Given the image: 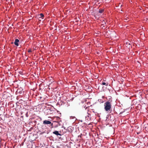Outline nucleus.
I'll list each match as a JSON object with an SVG mask.
<instances>
[{"label": "nucleus", "instance_id": "obj_1", "mask_svg": "<svg viewBox=\"0 0 148 148\" xmlns=\"http://www.w3.org/2000/svg\"><path fill=\"white\" fill-rule=\"evenodd\" d=\"M111 103L109 101L106 102L104 104V109L106 111H109L111 110Z\"/></svg>", "mask_w": 148, "mask_h": 148}, {"label": "nucleus", "instance_id": "obj_8", "mask_svg": "<svg viewBox=\"0 0 148 148\" xmlns=\"http://www.w3.org/2000/svg\"><path fill=\"white\" fill-rule=\"evenodd\" d=\"M102 84L103 85H106V86H108V84H107L105 82H103L102 83Z\"/></svg>", "mask_w": 148, "mask_h": 148}, {"label": "nucleus", "instance_id": "obj_5", "mask_svg": "<svg viewBox=\"0 0 148 148\" xmlns=\"http://www.w3.org/2000/svg\"><path fill=\"white\" fill-rule=\"evenodd\" d=\"M38 16L39 18H41L42 19H43L44 17V15L42 14L41 13Z\"/></svg>", "mask_w": 148, "mask_h": 148}, {"label": "nucleus", "instance_id": "obj_11", "mask_svg": "<svg viewBox=\"0 0 148 148\" xmlns=\"http://www.w3.org/2000/svg\"><path fill=\"white\" fill-rule=\"evenodd\" d=\"M102 28H104V26H103L102 27Z\"/></svg>", "mask_w": 148, "mask_h": 148}, {"label": "nucleus", "instance_id": "obj_12", "mask_svg": "<svg viewBox=\"0 0 148 148\" xmlns=\"http://www.w3.org/2000/svg\"><path fill=\"white\" fill-rule=\"evenodd\" d=\"M147 146L148 147V142L147 143Z\"/></svg>", "mask_w": 148, "mask_h": 148}, {"label": "nucleus", "instance_id": "obj_9", "mask_svg": "<svg viewBox=\"0 0 148 148\" xmlns=\"http://www.w3.org/2000/svg\"><path fill=\"white\" fill-rule=\"evenodd\" d=\"M32 51H31V49H29V50L28 51V52L29 53H30V52H31Z\"/></svg>", "mask_w": 148, "mask_h": 148}, {"label": "nucleus", "instance_id": "obj_10", "mask_svg": "<svg viewBox=\"0 0 148 148\" xmlns=\"http://www.w3.org/2000/svg\"><path fill=\"white\" fill-rule=\"evenodd\" d=\"M81 135H82V134H81V135L79 136H78V137L81 138Z\"/></svg>", "mask_w": 148, "mask_h": 148}, {"label": "nucleus", "instance_id": "obj_4", "mask_svg": "<svg viewBox=\"0 0 148 148\" xmlns=\"http://www.w3.org/2000/svg\"><path fill=\"white\" fill-rule=\"evenodd\" d=\"M53 133L56 134V135H61V134H59L58 132L57 131H55L53 132Z\"/></svg>", "mask_w": 148, "mask_h": 148}, {"label": "nucleus", "instance_id": "obj_13", "mask_svg": "<svg viewBox=\"0 0 148 148\" xmlns=\"http://www.w3.org/2000/svg\"><path fill=\"white\" fill-rule=\"evenodd\" d=\"M122 6V5H120V7H121Z\"/></svg>", "mask_w": 148, "mask_h": 148}, {"label": "nucleus", "instance_id": "obj_7", "mask_svg": "<svg viewBox=\"0 0 148 148\" xmlns=\"http://www.w3.org/2000/svg\"><path fill=\"white\" fill-rule=\"evenodd\" d=\"M104 11L103 10H100L99 11V12L100 13H102Z\"/></svg>", "mask_w": 148, "mask_h": 148}, {"label": "nucleus", "instance_id": "obj_3", "mask_svg": "<svg viewBox=\"0 0 148 148\" xmlns=\"http://www.w3.org/2000/svg\"><path fill=\"white\" fill-rule=\"evenodd\" d=\"M19 40L18 39H16L15 40V42H14V44L17 46H18V42H19Z\"/></svg>", "mask_w": 148, "mask_h": 148}, {"label": "nucleus", "instance_id": "obj_14", "mask_svg": "<svg viewBox=\"0 0 148 148\" xmlns=\"http://www.w3.org/2000/svg\"><path fill=\"white\" fill-rule=\"evenodd\" d=\"M122 112H121L120 113V114H122Z\"/></svg>", "mask_w": 148, "mask_h": 148}, {"label": "nucleus", "instance_id": "obj_6", "mask_svg": "<svg viewBox=\"0 0 148 148\" xmlns=\"http://www.w3.org/2000/svg\"><path fill=\"white\" fill-rule=\"evenodd\" d=\"M102 25H103L106 24V19L103 20V21L102 22Z\"/></svg>", "mask_w": 148, "mask_h": 148}, {"label": "nucleus", "instance_id": "obj_2", "mask_svg": "<svg viewBox=\"0 0 148 148\" xmlns=\"http://www.w3.org/2000/svg\"><path fill=\"white\" fill-rule=\"evenodd\" d=\"M43 123L44 124H51L52 128L53 127V123H52L51 122L47 120H44L43 121Z\"/></svg>", "mask_w": 148, "mask_h": 148}]
</instances>
